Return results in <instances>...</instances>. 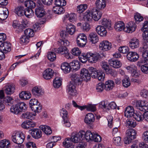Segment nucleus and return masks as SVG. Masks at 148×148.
Wrapping results in <instances>:
<instances>
[{
	"instance_id": "obj_1",
	"label": "nucleus",
	"mask_w": 148,
	"mask_h": 148,
	"mask_svg": "<svg viewBox=\"0 0 148 148\" xmlns=\"http://www.w3.org/2000/svg\"><path fill=\"white\" fill-rule=\"evenodd\" d=\"M27 106L24 102H20L12 106L10 108L11 112L15 114H20L21 112H25L27 109Z\"/></svg>"
},
{
	"instance_id": "obj_2",
	"label": "nucleus",
	"mask_w": 148,
	"mask_h": 148,
	"mask_svg": "<svg viewBox=\"0 0 148 148\" xmlns=\"http://www.w3.org/2000/svg\"><path fill=\"white\" fill-rule=\"evenodd\" d=\"M88 69L83 68L81 69L80 75L83 80L87 82L90 80L91 74L92 73V67H90Z\"/></svg>"
},
{
	"instance_id": "obj_3",
	"label": "nucleus",
	"mask_w": 148,
	"mask_h": 148,
	"mask_svg": "<svg viewBox=\"0 0 148 148\" xmlns=\"http://www.w3.org/2000/svg\"><path fill=\"white\" fill-rule=\"evenodd\" d=\"M136 131L133 129H129L127 131L126 136L124 139V142L125 144H129L132 141L136 138Z\"/></svg>"
},
{
	"instance_id": "obj_4",
	"label": "nucleus",
	"mask_w": 148,
	"mask_h": 148,
	"mask_svg": "<svg viewBox=\"0 0 148 148\" xmlns=\"http://www.w3.org/2000/svg\"><path fill=\"white\" fill-rule=\"evenodd\" d=\"M76 42L78 46L80 47H84L87 42V38L84 33H80L76 38Z\"/></svg>"
},
{
	"instance_id": "obj_5",
	"label": "nucleus",
	"mask_w": 148,
	"mask_h": 148,
	"mask_svg": "<svg viewBox=\"0 0 148 148\" xmlns=\"http://www.w3.org/2000/svg\"><path fill=\"white\" fill-rule=\"evenodd\" d=\"M79 60L82 63H84L87 61L91 63H92V53L91 52H88L86 54L82 53L79 56Z\"/></svg>"
},
{
	"instance_id": "obj_6",
	"label": "nucleus",
	"mask_w": 148,
	"mask_h": 148,
	"mask_svg": "<svg viewBox=\"0 0 148 148\" xmlns=\"http://www.w3.org/2000/svg\"><path fill=\"white\" fill-rule=\"evenodd\" d=\"M45 13L43 5L40 2L38 3L35 9L36 15L38 17L40 18L45 15Z\"/></svg>"
},
{
	"instance_id": "obj_7",
	"label": "nucleus",
	"mask_w": 148,
	"mask_h": 148,
	"mask_svg": "<svg viewBox=\"0 0 148 148\" xmlns=\"http://www.w3.org/2000/svg\"><path fill=\"white\" fill-rule=\"evenodd\" d=\"M84 134V133L81 131L79 132L72 133L71 138V140L74 143H78L80 140H83L82 138Z\"/></svg>"
},
{
	"instance_id": "obj_8",
	"label": "nucleus",
	"mask_w": 148,
	"mask_h": 148,
	"mask_svg": "<svg viewBox=\"0 0 148 148\" xmlns=\"http://www.w3.org/2000/svg\"><path fill=\"white\" fill-rule=\"evenodd\" d=\"M53 51L56 53L63 55L67 59L71 58V54L66 47L62 46L58 48H55Z\"/></svg>"
},
{
	"instance_id": "obj_9",
	"label": "nucleus",
	"mask_w": 148,
	"mask_h": 148,
	"mask_svg": "<svg viewBox=\"0 0 148 148\" xmlns=\"http://www.w3.org/2000/svg\"><path fill=\"white\" fill-rule=\"evenodd\" d=\"M25 138V134L21 132L20 134H16L15 135L12 136V138L14 142L19 144L23 142Z\"/></svg>"
},
{
	"instance_id": "obj_10",
	"label": "nucleus",
	"mask_w": 148,
	"mask_h": 148,
	"mask_svg": "<svg viewBox=\"0 0 148 148\" xmlns=\"http://www.w3.org/2000/svg\"><path fill=\"white\" fill-rule=\"evenodd\" d=\"M66 90L67 93L71 96H76L77 94L76 85L74 84L69 83L66 86Z\"/></svg>"
},
{
	"instance_id": "obj_11",
	"label": "nucleus",
	"mask_w": 148,
	"mask_h": 148,
	"mask_svg": "<svg viewBox=\"0 0 148 148\" xmlns=\"http://www.w3.org/2000/svg\"><path fill=\"white\" fill-rule=\"evenodd\" d=\"M60 115L63 119L64 124L66 127H69L71 125L67 116L68 112L65 109L62 108L60 111Z\"/></svg>"
},
{
	"instance_id": "obj_12",
	"label": "nucleus",
	"mask_w": 148,
	"mask_h": 148,
	"mask_svg": "<svg viewBox=\"0 0 148 148\" xmlns=\"http://www.w3.org/2000/svg\"><path fill=\"white\" fill-rule=\"evenodd\" d=\"M146 101L142 100H138L136 102V106L139 108L140 110L142 112H145L148 110V106Z\"/></svg>"
},
{
	"instance_id": "obj_13",
	"label": "nucleus",
	"mask_w": 148,
	"mask_h": 148,
	"mask_svg": "<svg viewBox=\"0 0 148 148\" xmlns=\"http://www.w3.org/2000/svg\"><path fill=\"white\" fill-rule=\"evenodd\" d=\"M71 81L69 82L71 84H74L76 85L81 84L83 80L79 75L76 73L73 74L71 77Z\"/></svg>"
},
{
	"instance_id": "obj_14",
	"label": "nucleus",
	"mask_w": 148,
	"mask_h": 148,
	"mask_svg": "<svg viewBox=\"0 0 148 148\" xmlns=\"http://www.w3.org/2000/svg\"><path fill=\"white\" fill-rule=\"evenodd\" d=\"M111 44L108 41L103 40L100 43L99 48L101 50L106 51L110 50L111 48Z\"/></svg>"
},
{
	"instance_id": "obj_15",
	"label": "nucleus",
	"mask_w": 148,
	"mask_h": 148,
	"mask_svg": "<svg viewBox=\"0 0 148 148\" xmlns=\"http://www.w3.org/2000/svg\"><path fill=\"white\" fill-rule=\"evenodd\" d=\"M105 76L104 73L97 71L95 68H93V78H97L99 81L102 82L104 79Z\"/></svg>"
},
{
	"instance_id": "obj_16",
	"label": "nucleus",
	"mask_w": 148,
	"mask_h": 148,
	"mask_svg": "<svg viewBox=\"0 0 148 148\" xmlns=\"http://www.w3.org/2000/svg\"><path fill=\"white\" fill-rule=\"evenodd\" d=\"M127 59L132 62L137 61L139 58V56L137 53L135 52H130L127 55Z\"/></svg>"
},
{
	"instance_id": "obj_17",
	"label": "nucleus",
	"mask_w": 148,
	"mask_h": 148,
	"mask_svg": "<svg viewBox=\"0 0 148 148\" xmlns=\"http://www.w3.org/2000/svg\"><path fill=\"white\" fill-rule=\"evenodd\" d=\"M136 25L133 22H130L127 24L124 29V31L131 33L135 31Z\"/></svg>"
},
{
	"instance_id": "obj_18",
	"label": "nucleus",
	"mask_w": 148,
	"mask_h": 148,
	"mask_svg": "<svg viewBox=\"0 0 148 148\" xmlns=\"http://www.w3.org/2000/svg\"><path fill=\"white\" fill-rule=\"evenodd\" d=\"M0 49L5 53H7L11 50V44L9 42H4L1 45Z\"/></svg>"
},
{
	"instance_id": "obj_19",
	"label": "nucleus",
	"mask_w": 148,
	"mask_h": 148,
	"mask_svg": "<svg viewBox=\"0 0 148 148\" xmlns=\"http://www.w3.org/2000/svg\"><path fill=\"white\" fill-rule=\"evenodd\" d=\"M29 133L32 137L36 139H38L42 136L41 130L38 129H33L29 131Z\"/></svg>"
},
{
	"instance_id": "obj_20",
	"label": "nucleus",
	"mask_w": 148,
	"mask_h": 148,
	"mask_svg": "<svg viewBox=\"0 0 148 148\" xmlns=\"http://www.w3.org/2000/svg\"><path fill=\"white\" fill-rule=\"evenodd\" d=\"M32 92L34 96L39 97L42 95L44 93V91L40 87L35 86L32 89Z\"/></svg>"
},
{
	"instance_id": "obj_21",
	"label": "nucleus",
	"mask_w": 148,
	"mask_h": 148,
	"mask_svg": "<svg viewBox=\"0 0 148 148\" xmlns=\"http://www.w3.org/2000/svg\"><path fill=\"white\" fill-rule=\"evenodd\" d=\"M134 114V108L131 106H129L125 108L124 112L125 116L128 118L132 117Z\"/></svg>"
},
{
	"instance_id": "obj_22",
	"label": "nucleus",
	"mask_w": 148,
	"mask_h": 148,
	"mask_svg": "<svg viewBox=\"0 0 148 148\" xmlns=\"http://www.w3.org/2000/svg\"><path fill=\"white\" fill-rule=\"evenodd\" d=\"M53 73L54 72L52 69L50 68H48L43 72L42 74L43 77L46 79H49L53 76Z\"/></svg>"
},
{
	"instance_id": "obj_23",
	"label": "nucleus",
	"mask_w": 148,
	"mask_h": 148,
	"mask_svg": "<svg viewBox=\"0 0 148 148\" xmlns=\"http://www.w3.org/2000/svg\"><path fill=\"white\" fill-rule=\"evenodd\" d=\"M96 30L98 34L101 36L105 37L106 35L107 31L104 26L101 25L98 26L96 28Z\"/></svg>"
},
{
	"instance_id": "obj_24",
	"label": "nucleus",
	"mask_w": 148,
	"mask_h": 148,
	"mask_svg": "<svg viewBox=\"0 0 148 148\" xmlns=\"http://www.w3.org/2000/svg\"><path fill=\"white\" fill-rule=\"evenodd\" d=\"M36 125L35 123L32 121H28L22 123V127L26 129H31L34 127Z\"/></svg>"
},
{
	"instance_id": "obj_25",
	"label": "nucleus",
	"mask_w": 148,
	"mask_h": 148,
	"mask_svg": "<svg viewBox=\"0 0 148 148\" xmlns=\"http://www.w3.org/2000/svg\"><path fill=\"white\" fill-rule=\"evenodd\" d=\"M61 68L65 73H68L72 71L70 63L66 62H63L62 64Z\"/></svg>"
},
{
	"instance_id": "obj_26",
	"label": "nucleus",
	"mask_w": 148,
	"mask_h": 148,
	"mask_svg": "<svg viewBox=\"0 0 148 148\" xmlns=\"http://www.w3.org/2000/svg\"><path fill=\"white\" fill-rule=\"evenodd\" d=\"M126 69L128 70L129 72L132 73L134 76H138V72L137 71L136 66L134 64H131L126 67Z\"/></svg>"
},
{
	"instance_id": "obj_27",
	"label": "nucleus",
	"mask_w": 148,
	"mask_h": 148,
	"mask_svg": "<svg viewBox=\"0 0 148 148\" xmlns=\"http://www.w3.org/2000/svg\"><path fill=\"white\" fill-rule=\"evenodd\" d=\"M70 65L71 67L72 70V69L75 71L79 69L80 67V62L77 60H74L70 63Z\"/></svg>"
},
{
	"instance_id": "obj_28",
	"label": "nucleus",
	"mask_w": 148,
	"mask_h": 148,
	"mask_svg": "<svg viewBox=\"0 0 148 148\" xmlns=\"http://www.w3.org/2000/svg\"><path fill=\"white\" fill-rule=\"evenodd\" d=\"M95 4L97 9L102 10L106 6V1L105 0H97Z\"/></svg>"
},
{
	"instance_id": "obj_29",
	"label": "nucleus",
	"mask_w": 148,
	"mask_h": 148,
	"mask_svg": "<svg viewBox=\"0 0 148 148\" xmlns=\"http://www.w3.org/2000/svg\"><path fill=\"white\" fill-rule=\"evenodd\" d=\"M110 65L115 68H119L122 65L121 63L117 60H114L111 59L108 61Z\"/></svg>"
},
{
	"instance_id": "obj_30",
	"label": "nucleus",
	"mask_w": 148,
	"mask_h": 148,
	"mask_svg": "<svg viewBox=\"0 0 148 148\" xmlns=\"http://www.w3.org/2000/svg\"><path fill=\"white\" fill-rule=\"evenodd\" d=\"M25 9L23 6H18L16 7L14 10L16 14L18 16L24 15Z\"/></svg>"
},
{
	"instance_id": "obj_31",
	"label": "nucleus",
	"mask_w": 148,
	"mask_h": 148,
	"mask_svg": "<svg viewBox=\"0 0 148 148\" xmlns=\"http://www.w3.org/2000/svg\"><path fill=\"white\" fill-rule=\"evenodd\" d=\"M139 46V40L136 38L131 39L129 42V46L132 49L137 48Z\"/></svg>"
},
{
	"instance_id": "obj_32",
	"label": "nucleus",
	"mask_w": 148,
	"mask_h": 148,
	"mask_svg": "<svg viewBox=\"0 0 148 148\" xmlns=\"http://www.w3.org/2000/svg\"><path fill=\"white\" fill-rule=\"evenodd\" d=\"M100 22V24L109 30H111L112 29V28L111 27V21L107 19L106 18H103Z\"/></svg>"
},
{
	"instance_id": "obj_33",
	"label": "nucleus",
	"mask_w": 148,
	"mask_h": 148,
	"mask_svg": "<svg viewBox=\"0 0 148 148\" xmlns=\"http://www.w3.org/2000/svg\"><path fill=\"white\" fill-rule=\"evenodd\" d=\"M15 90L14 86L13 85L8 84L5 86L4 92L7 94L11 95Z\"/></svg>"
},
{
	"instance_id": "obj_34",
	"label": "nucleus",
	"mask_w": 148,
	"mask_h": 148,
	"mask_svg": "<svg viewBox=\"0 0 148 148\" xmlns=\"http://www.w3.org/2000/svg\"><path fill=\"white\" fill-rule=\"evenodd\" d=\"M84 18L89 22H92V9L88 10L85 13Z\"/></svg>"
},
{
	"instance_id": "obj_35",
	"label": "nucleus",
	"mask_w": 148,
	"mask_h": 148,
	"mask_svg": "<svg viewBox=\"0 0 148 148\" xmlns=\"http://www.w3.org/2000/svg\"><path fill=\"white\" fill-rule=\"evenodd\" d=\"M114 85V82L111 80H108L105 82V89L106 91H109L112 89Z\"/></svg>"
},
{
	"instance_id": "obj_36",
	"label": "nucleus",
	"mask_w": 148,
	"mask_h": 148,
	"mask_svg": "<svg viewBox=\"0 0 148 148\" xmlns=\"http://www.w3.org/2000/svg\"><path fill=\"white\" fill-rule=\"evenodd\" d=\"M19 95L20 97L24 100L28 99L31 97V94L28 91H23L19 94Z\"/></svg>"
},
{
	"instance_id": "obj_37",
	"label": "nucleus",
	"mask_w": 148,
	"mask_h": 148,
	"mask_svg": "<svg viewBox=\"0 0 148 148\" xmlns=\"http://www.w3.org/2000/svg\"><path fill=\"white\" fill-rule=\"evenodd\" d=\"M84 133V134L82 138L83 140L86 139L87 141H92V134L90 130H87L86 133L84 131H81Z\"/></svg>"
},
{
	"instance_id": "obj_38",
	"label": "nucleus",
	"mask_w": 148,
	"mask_h": 148,
	"mask_svg": "<svg viewBox=\"0 0 148 148\" xmlns=\"http://www.w3.org/2000/svg\"><path fill=\"white\" fill-rule=\"evenodd\" d=\"M36 115V113H32L28 112L23 113L21 116L22 118L24 119H30L32 120L34 119Z\"/></svg>"
},
{
	"instance_id": "obj_39",
	"label": "nucleus",
	"mask_w": 148,
	"mask_h": 148,
	"mask_svg": "<svg viewBox=\"0 0 148 148\" xmlns=\"http://www.w3.org/2000/svg\"><path fill=\"white\" fill-rule=\"evenodd\" d=\"M125 27L124 23L122 22L119 21L116 23L115 24L114 27L116 31H121L123 30L124 31V29Z\"/></svg>"
},
{
	"instance_id": "obj_40",
	"label": "nucleus",
	"mask_w": 148,
	"mask_h": 148,
	"mask_svg": "<svg viewBox=\"0 0 148 148\" xmlns=\"http://www.w3.org/2000/svg\"><path fill=\"white\" fill-rule=\"evenodd\" d=\"M32 111H34L35 113H39L42 110V108L40 103L38 102L37 103L34 105L30 107Z\"/></svg>"
},
{
	"instance_id": "obj_41",
	"label": "nucleus",
	"mask_w": 148,
	"mask_h": 148,
	"mask_svg": "<svg viewBox=\"0 0 148 148\" xmlns=\"http://www.w3.org/2000/svg\"><path fill=\"white\" fill-rule=\"evenodd\" d=\"M84 122L86 124L90 125L92 122V114L89 113L86 115L85 119Z\"/></svg>"
},
{
	"instance_id": "obj_42",
	"label": "nucleus",
	"mask_w": 148,
	"mask_h": 148,
	"mask_svg": "<svg viewBox=\"0 0 148 148\" xmlns=\"http://www.w3.org/2000/svg\"><path fill=\"white\" fill-rule=\"evenodd\" d=\"M72 142L69 139H66L63 143V146L66 148H74Z\"/></svg>"
},
{
	"instance_id": "obj_43",
	"label": "nucleus",
	"mask_w": 148,
	"mask_h": 148,
	"mask_svg": "<svg viewBox=\"0 0 148 148\" xmlns=\"http://www.w3.org/2000/svg\"><path fill=\"white\" fill-rule=\"evenodd\" d=\"M143 113H141L140 111L137 112L133 115V116L136 120L138 121H140L144 119L143 117Z\"/></svg>"
},
{
	"instance_id": "obj_44",
	"label": "nucleus",
	"mask_w": 148,
	"mask_h": 148,
	"mask_svg": "<svg viewBox=\"0 0 148 148\" xmlns=\"http://www.w3.org/2000/svg\"><path fill=\"white\" fill-rule=\"evenodd\" d=\"M75 31V26L71 24L68 25L66 27V31L67 33H69L71 35L74 34Z\"/></svg>"
},
{
	"instance_id": "obj_45",
	"label": "nucleus",
	"mask_w": 148,
	"mask_h": 148,
	"mask_svg": "<svg viewBox=\"0 0 148 148\" xmlns=\"http://www.w3.org/2000/svg\"><path fill=\"white\" fill-rule=\"evenodd\" d=\"M102 15V13L100 11L96 10L93 12V19L95 21H98L100 19Z\"/></svg>"
},
{
	"instance_id": "obj_46",
	"label": "nucleus",
	"mask_w": 148,
	"mask_h": 148,
	"mask_svg": "<svg viewBox=\"0 0 148 148\" xmlns=\"http://www.w3.org/2000/svg\"><path fill=\"white\" fill-rule=\"evenodd\" d=\"M53 11L56 14H61L64 13V10L62 8L56 5L53 8Z\"/></svg>"
},
{
	"instance_id": "obj_47",
	"label": "nucleus",
	"mask_w": 148,
	"mask_h": 148,
	"mask_svg": "<svg viewBox=\"0 0 148 148\" xmlns=\"http://www.w3.org/2000/svg\"><path fill=\"white\" fill-rule=\"evenodd\" d=\"M10 145L9 140L4 139L0 142V147L1 148H8Z\"/></svg>"
},
{
	"instance_id": "obj_48",
	"label": "nucleus",
	"mask_w": 148,
	"mask_h": 148,
	"mask_svg": "<svg viewBox=\"0 0 148 148\" xmlns=\"http://www.w3.org/2000/svg\"><path fill=\"white\" fill-rule=\"evenodd\" d=\"M41 129L47 135H50L52 133V131L51 128L46 125L41 126Z\"/></svg>"
},
{
	"instance_id": "obj_49",
	"label": "nucleus",
	"mask_w": 148,
	"mask_h": 148,
	"mask_svg": "<svg viewBox=\"0 0 148 148\" xmlns=\"http://www.w3.org/2000/svg\"><path fill=\"white\" fill-rule=\"evenodd\" d=\"M47 58L51 61L53 62L56 60V53L53 51H49L47 53Z\"/></svg>"
},
{
	"instance_id": "obj_50",
	"label": "nucleus",
	"mask_w": 148,
	"mask_h": 148,
	"mask_svg": "<svg viewBox=\"0 0 148 148\" xmlns=\"http://www.w3.org/2000/svg\"><path fill=\"white\" fill-rule=\"evenodd\" d=\"M136 123L135 120L130 119H127L126 121V126L128 128L134 127L136 125Z\"/></svg>"
},
{
	"instance_id": "obj_51",
	"label": "nucleus",
	"mask_w": 148,
	"mask_h": 148,
	"mask_svg": "<svg viewBox=\"0 0 148 148\" xmlns=\"http://www.w3.org/2000/svg\"><path fill=\"white\" fill-rule=\"evenodd\" d=\"M62 81L60 78L58 77L55 78L53 81V86L55 88H58L61 85Z\"/></svg>"
},
{
	"instance_id": "obj_52",
	"label": "nucleus",
	"mask_w": 148,
	"mask_h": 148,
	"mask_svg": "<svg viewBox=\"0 0 148 148\" xmlns=\"http://www.w3.org/2000/svg\"><path fill=\"white\" fill-rule=\"evenodd\" d=\"M34 11L31 9H25L24 15L26 17L29 18H31L34 15Z\"/></svg>"
},
{
	"instance_id": "obj_53",
	"label": "nucleus",
	"mask_w": 148,
	"mask_h": 148,
	"mask_svg": "<svg viewBox=\"0 0 148 148\" xmlns=\"http://www.w3.org/2000/svg\"><path fill=\"white\" fill-rule=\"evenodd\" d=\"M13 102V99L11 97L8 96L4 98L3 103L7 106H10Z\"/></svg>"
},
{
	"instance_id": "obj_54",
	"label": "nucleus",
	"mask_w": 148,
	"mask_h": 148,
	"mask_svg": "<svg viewBox=\"0 0 148 148\" xmlns=\"http://www.w3.org/2000/svg\"><path fill=\"white\" fill-rule=\"evenodd\" d=\"M25 35L29 38L33 37L34 35V32L33 29L28 28L24 31Z\"/></svg>"
},
{
	"instance_id": "obj_55",
	"label": "nucleus",
	"mask_w": 148,
	"mask_h": 148,
	"mask_svg": "<svg viewBox=\"0 0 148 148\" xmlns=\"http://www.w3.org/2000/svg\"><path fill=\"white\" fill-rule=\"evenodd\" d=\"M81 51L78 47H75L73 48L71 51V53L74 56H77L81 53Z\"/></svg>"
},
{
	"instance_id": "obj_56",
	"label": "nucleus",
	"mask_w": 148,
	"mask_h": 148,
	"mask_svg": "<svg viewBox=\"0 0 148 148\" xmlns=\"http://www.w3.org/2000/svg\"><path fill=\"white\" fill-rule=\"evenodd\" d=\"M87 8V5L86 4H81L78 5L77 7V12L79 13H82Z\"/></svg>"
},
{
	"instance_id": "obj_57",
	"label": "nucleus",
	"mask_w": 148,
	"mask_h": 148,
	"mask_svg": "<svg viewBox=\"0 0 148 148\" xmlns=\"http://www.w3.org/2000/svg\"><path fill=\"white\" fill-rule=\"evenodd\" d=\"M29 41V38L25 35L21 36L20 39V42L21 44H26Z\"/></svg>"
},
{
	"instance_id": "obj_58",
	"label": "nucleus",
	"mask_w": 148,
	"mask_h": 148,
	"mask_svg": "<svg viewBox=\"0 0 148 148\" xmlns=\"http://www.w3.org/2000/svg\"><path fill=\"white\" fill-rule=\"evenodd\" d=\"M141 49L142 53L145 51H148V41L147 40L143 41L142 47Z\"/></svg>"
},
{
	"instance_id": "obj_59",
	"label": "nucleus",
	"mask_w": 148,
	"mask_h": 148,
	"mask_svg": "<svg viewBox=\"0 0 148 148\" xmlns=\"http://www.w3.org/2000/svg\"><path fill=\"white\" fill-rule=\"evenodd\" d=\"M101 140L102 138L99 135L95 132H93V141L99 142H101Z\"/></svg>"
},
{
	"instance_id": "obj_60",
	"label": "nucleus",
	"mask_w": 148,
	"mask_h": 148,
	"mask_svg": "<svg viewBox=\"0 0 148 148\" xmlns=\"http://www.w3.org/2000/svg\"><path fill=\"white\" fill-rule=\"evenodd\" d=\"M36 3L32 1H28L25 2V5L29 9L34 8L36 6Z\"/></svg>"
},
{
	"instance_id": "obj_61",
	"label": "nucleus",
	"mask_w": 148,
	"mask_h": 148,
	"mask_svg": "<svg viewBox=\"0 0 148 148\" xmlns=\"http://www.w3.org/2000/svg\"><path fill=\"white\" fill-rule=\"evenodd\" d=\"M134 18L136 23L138 24L140 22L143 21V18L141 15L138 13H137L134 16Z\"/></svg>"
},
{
	"instance_id": "obj_62",
	"label": "nucleus",
	"mask_w": 148,
	"mask_h": 148,
	"mask_svg": "<svg viewBox=\"0 0 148 148\" xmlns=\"http://www.w3.org/2000/svg\"><path fill=\"white\" fill-rule=\"evenodd\" d=\"M119 52L123 54L127 53L129 51V48L126 46L120 47L119 49Z\"/></svg>"
},
{
	"instance_id": "obj_63",
	"label": "nucleus",
	"mask_w": 148,
	"mask_h": 148,
	"mask_svg": "<svg viewBox=\"0 0 148 148\" xmlns=\"http://www.w3.org/2000/svg\"><path fill=\"white\" fill-rule=\"evenodd\" d=\"M122 81L123 85L125 87L127 88L130 85V81L127 77L124 78Z\"/></svg>"
},
{
	"instance_id": "obj_64",
	"label": "nucleus",
	"mask_w": 148,
	"mask_h": 148,
	"mask_svg": "<svg viewBox=\"0 0 148 148\" xmlns=\"http://www.w3.org/2000/svg\"><path fill=\"white\" fill-rule=\"evenodd\" d=\"M143 63L144 64L141 66V70L143 73L147 74L148 73V62Z\"/></svg>"
}]
</instances>
